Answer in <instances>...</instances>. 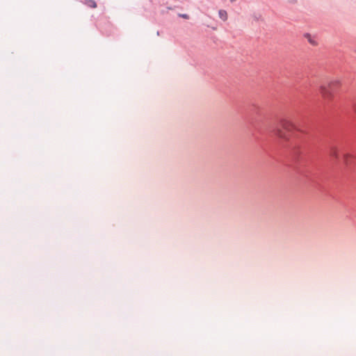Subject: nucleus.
<instances>
[{
    "mask_svg": "<svg viewBox=\"0 0 356 356\" xmlns=\"http://www.w3.org/2000/svg\"><path fill=\"white\" fill-rule=\"evenodd\" d=\"M85 3L90 8H95L97 7V3L94 0H86Z\"/></svg>",
    "mask_w": 356,
    "mask_h": 356,
    "instance_id": "obj_6",
    "label": "nucleus"
},
{
    "mask_svg": "<svg viewBox=\"0 0 356 356\" xmlns=\"http://www.w3.org/2000/svg\"><path fill=\"white\" fill-rule=\"evenodd\" d=\"M179 16L184 19H188V15L186 14H181V15H179Z\"/></svg>",
    "mask_w": 356,
    "mask_h": 356,
    "instance_id": "obj_9",
    "label": "nucleus"
},
{
    "mask_svg": "<svg viewBox=\"0 0 356 356\" xmlns=\"http://www.w3.org/2000/svg\"><path fill=\"white\" fill-rule=\"evenodd\" d=\"M300 173H302L303 176L307 178L309 181L312 182L315 181V175L310 171L309 168H307L305 170H301Z\"/></svg>",
    "mask_w": 356,
    "mask_h": 356,
    "instance_id": "obj_4",
    "label": "nucleus"
},
{
    "mask_svg": "<svg viewBox=\"0 0 356 356\" xmlns=\"http://www.w3.org/2000/svg\"><path fill=\"white\" fill-rule=\"evenodd\" d=\"M330 156L335 159H339L340 157H342L347 165H351L356 159L354 156L348 153L341 152L337 147H332L331 148Z\"/></svg>",
    "mask_w": 356,
    "mask_h": 356,
    "instance_id": "obj_2",
    "label": "nucleus"
},
{
    "mask_svg": "<svg viewBox=\"0 0 356 356\" xmlns=\"http://www.w3.org/2000/svg\"><path fill=\"white\" fill-rule=\"evenodd\" d=\"M352 107L355 113L356 114V102H353Z\"/></svg>",
    "mask_w": 356,
    "mask_h": 356,
    "instance_id": "obj_8",
    "label": "nucleus"
},
{
    "mask_svg": "<svg viewBox=\"0 0 356 356\" xmlns=\"http://www.w3.org/2000/svg\"><path fill=\"white\" fill-rule=\"evenodd\" d=\"M259 17H261V15H259V17H256V19L258 20Z\"/></svg>",
    "mask_w": 356,
    "mask_h": 356,
    "instance_id": "obj_10",
    "label": "nucleus"
},
{
    "mask_svg": "<svg viewBox=\"0 0 356 356\" xmlns=\"http://www.w3.org/2000/svg\"><path fill=\"white\" fill-rule=\"evenodd\" d=\"M218 15L220 19L223 21H226L227 19V13L224 10H220L218 12Z\"/></svg>",
    "mask_w": 356,
    "mask_h": 356,
    "instance_id": "obj_5",
    "label": "nucleus"
},
{
    "mask_svg": "<svg viewBox=\"0 0 356 356\" xmlns=\"http://www.w3.org/2000/svg\"><path fill=\"white\" fill-rule=\"evenodd\" d=\"M305 37L308 39V41L309 42L310 44H312V45H316V41L312 38V35H309V34H306L305 35Z\"/></svg>",
    "mask_w": 356,
    "mask_h": 356,
    "instance_id": "obj_7",
    "label": "nucleus"
},
{
    "mask_svg": "<svg viewBox=\"0 0 356 356\" xmlns=\"http://www.w3.org/2000/svg\"><path fill=\"white\" fill-rule=\"evenodd\" d=\"M275 135L278 136L282 143H285L286 147L291 148L296 159L298 160L301 154L300 143L305 140L307 134L289 120L282 119L275 130Z\"/></svg>",
    "mask_w": 356,
    "mask_h": 356,
    "instance_id": "obj_1",
    "label": "nucleus"
},
{
    "mask_svg": "<svg viewBox=\"0 0 356 356\" xmlns=\"http://www.w3.org/2000/svg\"><path fill=\"white\" fill-rule=\"evenodd\" d=\"M341 83L338 81H333L327 86H321V93L325 99L331 98L337 90L340 87Z\"/></svg>",
    "mask_w": 356,
    "mask_h": 356,
    "instance_id": "obj_3",
    "label": "nucleus"
},
{
    "mask_svg": "<svg viewBox=\"0 0 356 356\" xmlns=\"http://www.w3.org/2000/svg\"><path fill=\"white\" fill-rule=\"evenodd\" d=\"M232 2L234 1L235 0H230Z\"/></svg>",
    "mask_w": 356,
    "mask_h": 356,
    "instance_id": "obj_11",
    "label": "nucleus"
}]
</instances>
